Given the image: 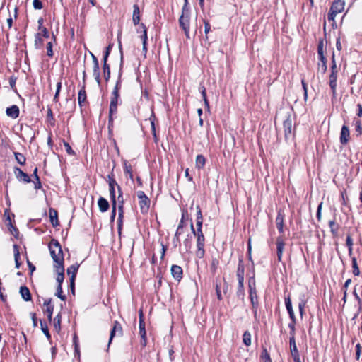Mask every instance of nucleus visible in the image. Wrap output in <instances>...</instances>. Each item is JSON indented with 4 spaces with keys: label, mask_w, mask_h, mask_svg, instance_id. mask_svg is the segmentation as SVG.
<instances>
[{
    "label": "nucleus",
    "mask_w": 362,
    "mask_h": 362,
    "mask_svg": "<svg viewBox=\"0 0 362 362\" xmlns=\"http://www.w3.org/2000/svg\"><path fill=\"white\" fill-rule=\"evenodd\" d=\"M51 257L55 262L54 266L64 264V254L62 246L59 241L56 239H52L48 245Z\"/></svg>",
    "instance_id": "nucleus-1"
},
{
    "label": "nucleus",
    "mask_w": 362,
    "mask_h": 362,
    "mask_svg": "<svg viewBox=\"0 0 362 362\" xmlns=\"http://www.w3.org/2000/svg\"><path fill=\"white\" fill-rule=\"evenodd\" d=\"M330 71L331 73L329 76V85L332 90V96L335 98L337 95V81L338 76V69L334 59V55L332 56Z\"/></svg>",
    "instance_id": "nucleus-2"
},
{
    "label": "nucleus",
    "mask_w": 362,
    "mask_h": 362,
    "mask_svg": "<svg viewBox=\"0 0 362 362\" xmlns=\"http://www.w3.org/2000/svg\"><path fill=\"white\" fill-rule=\"evenodd\" d=\"M345 0H334L327 15L329 21L334 22L336 16L344 9Z\"/></svg>",
    "instance_id": "nucleus-3"
},
{
    "label": "nucleus",
    "mask_w": 362,
    "mask_h": 362,
    "mask_svg": "<svg viewBox=\"0 0 362 362\" xmlns=\"http://www.w3.org/2000/svg\"><path fill=\"white\" fill-rule=\"evenodd\" d=\"M190 11H182V14L179 18L180 27L184 30L185 35L187 38H189V28H190Z\"/></svg>",
    "instance_id": "nucleus-4"
},
{
    "label": "nucleus",
    "mask_w": 362,
    "mask_h": 362,
    "mask_svg": "<svg viewBox=\"0 0 362 362\" xmlns=\"http://www.w3.org/2000/svg\"><path fill=\"white\" fill-rule=\"evenodd\" d=\"M137 197L139 199V204L141 212L142 214L147 213L150 207L149 198L146 195V194L143 191L137 192Z\"/></svg>",
    "instance_id": "nucleus-5"
},
{
    "label": "nucleus",
    "mask_w": 362,
    "mask_h": 362,
    "mask_svg": "<svg viewBox=\"0 0 362 362\" xmlns=\"http://www.w3.org/2000/svg\"><path fill=\"white\" fill-rule=\"evenodd\" d=\"M139 334L141 337V344L143 346L146 345V332L145 329V322H144V315L143 310L141 308L139 310Z\"/></svg>",
    "instance_id": "nucleus-6"
},
{
    "label": "nucleus",
    "mask_w": 362,
    "mask_h": 362,
    "mask_svg": "<svg viewBox=\"0 0 362 362\" xmlns=\"http://www.w3.org/2000/svg\"><path fill=\"white\" fill-rule=\"evenodd\" d=\"M123 335V329L122 325L117 320L113 322L112 327L110 330V339L108 341V346L112 343V341L115 337H122Z\"/></svg>",
    "instance_id": "nucleus-7"
},
{
    "label": "nucleus",
    "mask_w": 362,
    "mask_h": 362,
    "mask_svg": "<svg viewBox=\"0 0 362 362\" xmlns=\"http://www.w3.org/2000/svg\"><path fill=\"white\" fill-rule=\"evenodd\" d=\"M204 244H205L204 235L200 236V235H199V237H197L196 256L199 259L203 258L204 256V254H205V250L204 249Z\"/></svg>",
    "instance_id": "nucleus-8"
},
{
    "label": "nucleus",
    "mask_w": 362,
    "mask_h": 362,
    "mask_svg": "<svg viewBox=\"0 0 362 362\" xmlns=\"http://www.w3.org/2000/svg\"><path fill=\"white\" fill-rule=\"evenodd\" d=\"M289 347L291 355L294 362H301L299 351L298 350L296 339H289Z\"/></svg>",
    "instance_id": "nucleus-9"
},
{
    "label": "nucleus",
    "mask_w": 362,
    "mask_h": 362,
    "mask_svg": "<svg viewBox=\"0 0 362 362\" xmlns=\"http://www.w3.org/2000/svg\"><path fill=\"white\" fill-rule=\"evenodd\" d=\"M250 299L252 308L254 309L255 317L257 316V308L258 306L257 296L255 287V282L253 281V286H250Z\"/></svg>",
    "instance_id": "nucleus-10"
},
{
    "label": "nucleus",
    "mask_w": 362,
    "mask_h": 362,
    "mask_svg": "<svg viewBox=\"0 0 362 362\" xmlns=\"http://www.w3.org/2000/svg\"><path fill=\"white\" fill-rule=\"evenodd\" d=\"M276 245L278 262H281L282 261L283 252L285 247V242L281 237H278L276 238Z\"/></svg>",
    "instance_id": "nucleus-11"
},
{
    "label": "nucleus",
    "mask_w": 362,
    "mask_h": 362,
    "mask_svg": "<svg viewBox=\"0 0 362 362\" xmlns=\"http://www.w3.org/2000/svg\"><path fill=\"white\" fill-rule=\"evenodd\" d=\"M14 174H15L16 178L21 182H23L25 183H29L31 181L29 175L27 173H24L19 168H17V167L14 168Z\"/></svg>",
    "instance_id": "nucleus-12"
},
{
    "label": "nucleus",
    "mask_w": 362,
    "mask_h": 362,
    "mask_svg": "<svg viewBox=\"0 0 362 362\" xmlns=\"http://www.w3.org/2000/svg\"><path fill=\"white\" fill-rule=\"evenodd\" d=\"M350 139V131L346 125H343L340 132V143L342 145H346Z\"/></svg>",
    "instance_id": "nucleus-13"
},
{
    "label": "nucleus",
    "mask_w": 362,
    "mask_h": 362,
    "mask_svg": "<svg viewBox=\"0 0 362 362\" xmlns=\"http://www.w3.org/2000/svg\"><path fill=\"white\" fill-rule=\"evenodd\" d=\"M275 222L278 231L280 233H284V214L281 210L278 211Z\"/></svg>",
    "instance_id": "nucleus-14"
},
{
    "label": "nucleus",
    "mask_w": 362,
    "mask_h": 362,
    "mask_svg": "<svg viewBox=\"0 0 362 362\" xmlns=\"http://www.w3.org/2000/svg\"><path fill=\"white\" fill-rule=\"evenodd\" d=\"M119 98V94H117L116 93L115 94L112 93L109 109L110 115L117 113Z\"/></svg>",
    "instance_id": "nucleus-15"
},
{
    "label": "nucleus",
    "mask_w": 362,
    "mask_h": 362,
    "mask_svg": "<svg viewBox=\"0 0 362 362\" xmlns=\"http://www.w3.org/2000/svg\"><path fill=\"white\" fill-rule=\"evenodd\" d=\"M19 108L16 105H13L6 110V114L12 119H16L19 116Z\"/></svg>",
    "instance_id": "nucleus-16"
},
{
    "label": "nucleus",
    "mask_w": 362,
    "mask_h": 362,
    "mask_svg": "<svg viewBox=\"0 0 362 362\" xmlns=\"http://www.w3.org/2000/svg\"><path fill=\"white\" fill-rule=\"evenodd\" d=\"M56 272L57 274L56 277V281L58 284V285L62 284L64 279V267L63 265L59 266H54Z\"/></svg>",
    "instance_id": "nucleus-17"
},
{
    "label": "nucleus",
    "mask_w": 362,
    "mask_h": 362,
    "mask_svg": "<svg viewBox=\"0 0 362 362\" xmlns=\"http://www.w3.org/2000/svg\"><path fill=\"white\" fill-rule=\"evenodd\" d=\"M182 269L178 265H173L171 267V274L173 278L176 280L180 281L182 278Z\"/></svg>",
    "instance_id": "nucleus-18"
},
{
    "label": "nucleus",
    "mask_w": 362,
    "mask_h": 362,
    "mask_svg": "<svg viewBox=\"0 0 362 362\" xmlns=\"http://www.w3.org/2000/svg\"><path fill=\"white\" fill-rule=\"evenodd\" d=\"M19 293L22 297V298L25 301H30L32 299L31 293L29 288L25 286H22L20 287Z\"/></svg>",
    "instance_id": "nucleus-19"
},
{
    "label": "nucleus",
    "mask_w": 362,
    "mask_h": 362,
    "mask_svg": "<svg viewBox=\"0 0 362 362\" xmlns=\"http://www.w3.org/2000/svg\"><path fill=\"white\" fill-rule=\"evenodd\" d=\"M49 215L50 222H51L52 225L54 227H57V226H59V222L58 221V216H57V210H55L52 208H50L49 210Z\"/></svg>",
    "instance_id": "nucleus-20"
},
{
    "label": "nucleus",
    "mask_w": 362,
    "mask_h": 362,
    "mask_svg": "<svg viewBox=\"0 0 362 362\" xmlns=\"http://www.w3.org/2000/svg\"><path fill=\"white\" fill-rule=\"evenodd\" d=\"M283 127L285 136L287 138L292 132V120L291 118L288 117L284 121Z\"/></svg>",
    "instance_id": "nucleus-21"
},
{
    "label": "nucleus",
    "mask_w": 362,
    "mask_h": 362,
    "mask_svg": "<svg viewBox=\"0 0 362 362\" xmlns=\"http://www.w3.org/2000/svg\"><path fill=\"white\" fill-rule=\"evenodd\" d=\"M132 21L134 25H139L140 21V10L137 4L133 6Z\"/></svg>",
    "instance_id": "nucleus-22"
},
{
    "label": "nucleus",
    "mask_w": 362,
    "mask_h": 362,
    "mask_svg": "<svg viewBox=\"0 0 362 362\" xmlns=\"http://www.w3.org/2000/svg\"><path fill=\"white\" fill-rule=\"evenodd\" d=\"M245 267L243 260H239L237 268V279L238 281H244Z\"/></svg>",
    "instance_id": "nucleus-23"
},
{
    "label": "nucleus",
    "mask_w": 362,
    "mask_h": 362,
    "mask_svg": "<svg viewBox=\"0 0 362 362\" xmlns=\"http://www.w3.org/2000/svg\"><path fill=\"white\" fill-rule=\"evenodd\" d=\"M98 204L99 209L101 212H105L109 209V207H110L109 202L104 197H100L98 199Z\"/></svg>",
    "instance_id": "nucleus-24"
},
{
    "label": "nucleus",
    "mask_w": 362,
    "mask_h": 362,
    "mask_svg": "<svg viewBox=\"0 0 362 362\" xmlns=\"http://www.w3.org/2000/svg\"><path fill=\"white\" fill-rule=\"evenodd\" d=\"M285 305L286 308V310L288 313L289 317L292 321L296 320V317L293 310L292 305H291V300L290 297L285 298Z\"/></svg>",
    "instance_id": "nucleus-25"
},
{
    "label": "nucleus",
    "mask_w": 362,
    "mask_h": 362,
    "mask_svg": "<svg viewBox=\"0 0 362 362\" xmlns=\"http://www.w3.org/2000/svg\"><path fill=\"white\" fill-rule=\"evenodd\" d=\"M78 268H79V264L78 263H76V264L71 265L67 269V274L69 275H71L70 278H73V279H76V276L77 272L78 270Z\"/></svg>",
    "instance_id": "nucleus-26"
},
{
    "label": "nucleus",
    "mask_w": 362,
    "mask_h": 362,
    "mask_svg": "<svg viewBox=\"0 0 362 362\" xmlns=\"http://www.w3.org/2000/svg\"><path fill=\"white\" fill-rule=\"evenodd\" d=\"M86 100V93L85 90V85H83L81 89L78 91V101L80 106L83 105V103Z\"/></svg>",
    "instance_id": "nucleus-27"
},
{
    "label": "nucleus",
    "mask_w": 362,
    "mask_h": 362,
    "mask_svg": "<svg viewBox=\"0 0 362 362\" xmlns=\"http://www.w3.org/2000/svg\"><path fill=\"white\" fill-rule=\"evenodd\" d=\"M103 71L104 78L106 81H108L110 78V67L107 64V62H103Z\"/></svg>",
    "instance_id": "nucleus-28"
},
{
    "label": "nucleus",
    "mask_w": 362,
    "mask_h": 362,
    "mask_svg": "<svg viewBox=\"0 0 362 362\" xmlns=\"http://www.w3.org/2000/svg\"><path fill=\"white\" fill-rule=\"evenodd\" d=\"M90 55L93 59V75H95L97 74H100V67H99V62L98 60V58L90 52Z\"/></svg>",
    "instance_id": "nucleus-29"
},
{
    "label": "nucleus",
    "mask_w": 362,
    "mask_h": 362,
    "mask_svg": "<svg viewBox=\"0 0 362 362\" xmlns=\"http://www.w3.org/2000/svg\"><path fill=\"white\" fill-rule=\"evenodd\" d=\"M206 163V159L202 155H197L196 157V168L198 169H202L204 167Z\"/></svg>",
    "instance_id": "nucleus-30"
},
{
    "label": "nucleus",
    "mask_w": 362,
    "mask_h": 362,
    "mask_svg": "<svg viewBox=\"0 0 362 362\" xmlns=\"http://www.w3.org/2000/svg\"><path fill=\"white\" fill-rule=\"evenodd\" d=\"M13 252H14V259H15V264H16V268L19 269L21 266V263L19 262L20 259V252H19V248L17 245H13Z\"/></svg>",
    "instance_id": "nucleus-31"
},
{
    "label": "nucleus",
    "mask_w": 362,
    "mask_h": 362,
    "mask_svg": "<svg viewBox=\"0 0 362 362\" xmlns=\"http://www.w3.org/2000/svg\"><path fill=\"white\" fill-rule=\"evenodd\" d=\"M329 226L330 228V231L332 235L334 237L337 236L339 226L336 223L334 219L329 221Z\"/></svg>",
    "instance_id": "nucleus-32"
},
{
    "label": "nucleus",
    "mask_w": 362,
    "mask_h": 362,
    "mask_svg": "<svg viewBox=\"0 0 362 362\" xmlns=\"http://www.w3.org/2000/svg\"><path fill=\"white\" fill-rule=\"evenodd\" d=\"M351 265L353 269V274L356 276H358L360 275V270L358 266L356 258L355 257H351Z\"/></svg>",
    "instance_id": "nucleus-33"
},
{
    "label": "nucleus",
    "mask_w": 362,
    "mask_h": 362,
    "mask_svg": "<svg viewBox=\"0 0 362 362\" xmlns=\"http://www.w3.org/2000/svg\"><path fill=\"white\" fill-rule=\"evenodd\" d=\"M124 172L126 175H128L131 180H134L132 168L131 165L128 164L127 161L124 163Z\"/></svg>",
    "instance_id": "nucleus-34"
},
{
    "label": "nucleus",
    "mask_w": 362,
    "mask_h": 362,
    "mask_svg": "<svg viewBox=\"0 0 362 362\" xmlns=\"http://www.w3.org/2000/svg\"><path fill=\"white\" fill-rule=\"evenodd\" d=\"M118 211H119V214H118L117 223H118V229H119V230H120L122 226V218H123V214H124L122 205H119Z\"/></svg>",
    "instance_id": "nucleus-35"
},
{
    "label": "nucleus",
    "mask_w": 362,
    "mask_h": 362,
    "mask_svg": "<svg viewBox=\"0 0 362 362\" xmlns=\"http://www.w3.org/2000/svg\"><path fill=\"white\" fill-rule=\"evenodd\" d=\"M346 245L348 247L349 250V255L351 256L353 252V239L351 238L350 235H348L346 240Z\"/></svg>",
    "instance_id": "nucleus-36"
},
{
    "label": "nucleus",
    "mask_w": 362,
    "mask_h": 362,
    "mask_svg": "<svg viewBox=\"0 0 362 362\" xmlns=\"http://www.w3.org/2000/svg\"><path fill=\"white\" fill-rule=\"evenodd\" d=\"M243 343L245 346H249L251 345V334L249 331H245L243 336Z\"/></svg>",
    "instance_id": "nucleus-37"
},
{
    "label": "nucleus",
    "mask_w": 362,
    "mask_h": 362,
    "mask_svg": "<svg viewBox=\"0 0 362 362\" xmlns=\"http://www.w3.org/2000/svg\"><path fill=\"white\" fill-rule=\"evenodd\" d=\"M260 357L264 362H272L270 355L265 347H263Z\"/></svg>",
    "instance_id": "nucleus-38"
},
{
    "label": "nucleus",
    "mask_w": 362,
    "mask_h": 362,
    "mask_svg": "<svg viewBox=\"0 0 362 362\" xmlns=\"http://www.w3.org/2000/svg\"><path fill=\"white\" fill-rule=\"evenodd\" d=\"M355 130L357 136L362 134V124L359 119H354Z\"/></svg>",
    "instance_id": "nucleus-39"
},
{
    "label": "nucleus",
    "mask_w": 362,
    "mask_h": 362,
    "mask_svg": "<svg viewBox=\"0 0 362 362\" xmlns=\"http://www.w3.org/2000/svg\"><path fill=\"white\" fill-rule=\"evenodd\" d=\"M15 158L16 161L21 165L25 163L26 158L23 154L18 152L14 153Z\"/></svg>",
    "instance_id": "nucleus-40"
},
{
    "label": "nucleus",
    "mask_w": 362,
    "mask_h": 362,
    "mask_svg": "<svg viewBox=\"0 0 362 362\" xmlns=\"http://www.w3.org/2000/svg\"><path fill=\"white\" fill-rule=\"evenodd\" d=\"M40 327H41V329H42V332L45 334V336L47 337V339H50L51 335L49 332L48 327H47L46 322H45L44 321L40 320Z\"/></svg>",
    "instance_id": "nucleus-41"
},
{
    "label": "nucleus",
    "mask_w": 362,
    "mask_h": 362,
    "mask_svg": "<svg viewBox=\"0 0 362 362\" xmlns=\"http://www.w3.org/2000/svg\"><path fill=\"white\" fill-rule=\"evenodd\" d=\"M295 325H296V320L295 321H292L291 320V322H290L288 324V327L290 329V339H296V337H295V334H296V328H295Z\"/></svg>",
    "instance_id": "nucleus-42"
},
{
    "label": "nucleus",
    "mask_w": 362,
    "mask_h": 362,
    "mask_svg": "<svg viewBox=\"0 0 362 362\" xmlns=\"http://www.w3.org/2000/svg\"><path fill=\"white\" fill-rule=\"evenodd\" d=\"M55 295L62 300L64 301L66 299V296L63 294L62 286L61 285H57Z\"/></svg>",
    "instance_id": "nucleus-43"
},
{
    "label": "nucleus",
    "mask_w": 362,
    "mask_h": 362,
    "mask_svg": "<svg viewBox=\"0 0 362 362\" xmlns=\"http://www.w3.org/2000/svg\"><path fill=\"white\" fill-rule=\"evenodd\" d=\"M63 144L65 147L66 153L70 156H75L76 153L75 151L71 148V146L68 142H66L65 140H63Z\"/></svg>",
    "instance_id": "nucleus-44"
},
{
    "label": "nucleus",
    "mask_w": 362,
    "mask_h": 362,
    "mask_svg": "<svg viewBox=\"0 0 362 362\" xmlns=\"http://www.w3.org/2000/svg\"><path fill=\"white\" fill-rule=\"evenodd\" d=\"M140 26L143 29V34L141 36V38L142 40V43L147 42V39H148L147 28H146V25L144 23H141Z\"/></svg>",
    "instance_id": "nucleus-45"
},
{
    "label": "nucleus",
    "mask_w": 362,
    "mask_h": 362,
    "mask_svg": "<svg viewBox=\"0 0 362 362\" xmlns=\"http://www.w3.org/2000/svg\"><path fill=\"white\" fill-rule=\"evenodd\" d=\"M121 83H122L121 74H119L118 79L116 82L115 86L112 93L115 94V92H116L117 94H119V90L121 88Z\"/></svg>",
    "instance_id": "nucleus-46"
},
{
    "label": "nucleus",
    "mask_w": 362,
    "mask_h": 362,
    "mask_svg": "<svg viewBox=\"0 0 362 362\" xmlns=\"http://www.w3.org/2000/svg\"><path fill=\"white\" fill-rule=\"evenodd\" d=\"M61 88H62V81H59L57 83L56 93L54 96V101H55V102H58V100H59V95Z\"/></svg>",
    "instance_id": "nucleus-47"
},
{
    "label": "nucleus",
    "mask_w": 362,
    "mask_h": 362,
    "mask_svg": "<svg viewBox=\"0 0 362 362\" xmlns=\"http://www.w3.org/2000/svg\"><path fill=\"white\" fill-rule=\"evenodd\" d=\"M108 178V185H109V189L115 188V186L117 187V185H119L116 180L110 175L107 176Z\"/></svg>",
    "instance_id": "nucleus-48"
},
{
    "label": "nucleus",
    "mask_w": 362,
    "mask_h": 362,
    "mask_svg": "<svg viewBox=\"0 0 362 362\" xmlns=\"http://www.w3.org/2000/svg\"><path fill=\"white\" fill-rule=\"evenodd\" d=\"M61 315L59 313L54 319V326L56 329H60Z\"/></svg>",
    "instance_id": "nucleus-49"
},
{
    "label": "nucleus",
    "mask_w": 362,
    "mask_h": 362,
    "mask_svg": "<svg viewBox=\"0 0 362 362\" xmlns=\"http://www.w3.org/2000/svg\"><path fill=\"white\" fill-rule=\"evenodd\" d=\"M16 77H15L14 76H11L9 78V84H10V86L11 88V89L14 91V92H17V90H16Z\"/></svg>",
    "instance_id": "nucleus-50"
},
{
    "label": "nucleus",
    "mask_w": 362,
    "mask_h": 362,
    "mask_svg": "<svg viewBox=\"0 0 362 362\" xmlns=\"http://www.w3.org/2000/svg\"><path fill=\"white\" fill-rule=\"evenodd\" d=\"M109 191L112 204H117L115 188L109 189Z\"/></svg>",
    "instance_id": "nucleus-51"
},
{
    "label": "nucleus",
    "mask_w": 362,
    "mask_h": 362,
    "mask_svg": "<svg viewBox=\"0 0 362 362\" xmlns=\"http://www.w3.org/2000/svg\"><path fill=\"white\" fill-rule=\"evenodd\" d=\"M204 33H205V37H206V39L207 40L208 39V33L210 32L211 30V25L210 23L206 21V20H204Z\"/></svg>",
    "instance_id": "nucleus-52"
},
{
    "label": "nucleus",
    "mask_w": 362,
    "mask_h": 362,
    "mask_svg": "<svg viewBox=\"0 0 362 362\" xmlns=\"http://www.w3.org/2000/svg\"><path fill=\"white\" fill-rule=\"evenodd\" d=\"M33 6L36 10H40L43 8L42 3L40 0H33Z\"/></svg>",
    "instance_id": "nucleus-53"
},
{
    "label": "nucleus",
    "mask_w": 362,
    "mask_h": 362,
    "mask_svg": "<svg viewBox=\"0 0 362 362\" xmlns=\"http://www.w3.org/2000/svg\"><path fill=\"white\" fill-rule=\"evenodd\" d=\"M183 244L185 245V250L186 252H188L189 251V250L191 249L192 247V240L190 238H186L184 241H183Z\"/></svg>",
    "instance_id": "nucleus-54"
},
{
    "label": "nucleus",
    "mask_w": 362,
    "mask_h": 362,
    "mask_svg": "<svg viewBox=\"0 0 362 362\" xmlns=\"http://www.w3.org/2000/svg\"><path fill=\"white\" fill-rule=\"evenodd\" d=\"M322 202L320 203L317 209L316 217L318 221H320L322 219Z\"/></svg>",
    "instance_id": "nucleus-55"
},
{
    "label": "nucleus",
    "mask_w": 362,
    "mask_h": 362,
    "mask_svg": "<svg viewBox=\"0 0 362 362\" xmlns=\"http://www.w3.org/2000/svg\"><path fill=\"white\" fill-rule=\"evenodd\" d=\"M301 84H302V87H303V91H304V94H303L304 100H306L307 98H308V88H307V84H306L304 78L301 79Z\"/></svg>",
    "instance_id": "nucleus-56"
},
{
    "label": "nucleus",
    "mask_w": 362,
    "mask_h": 362,
    "mask_svg": "<svg viewBox=\"0 0 362 362\" xmlns=\"http://www.w3.org/2000/svg\"><path fill=\"white\" fill-rule=\"evenodd\" d=\"M47 54L49 57H52L54 54L53 50H52V42H49L47 44Z\"/></svg>",
    "instance_id": "nucleus-57"
},
{
    "label": "nucleus",
    "mask_w": 362,
    "mask_h": 362,
    "mask_svg": "<svg viewBox=\"0 0 362 362\" xmlns=\"http://www.w3.org/2000/svg\"><path fill=\"white\" fill-rule=\"evenodd\" d=\"M353 294H354L355 298L356 299V300L358 301V306H359L358 310L360 311L361 310V308H362V300L360 298L359 296L356 293V288H354Z\"/></svg>",
    "instance_id": "nucleus-58"
},
{
    "label": "nucleus",
    "mask_w": 362,
    "mask_h": 362,
    "mask_svg": "<svg viewBox=\"0 0 362 362\" xmlns=\"http://www.w3.org/2000/svg\"><path fill=\"white\" fill-rule=\"evenodd\" d=\"M323 47H324L323 40H320L319 42V43H318V46H317V54H318V56L324 54Z\"/></svg>",
    "instance_id": "nucleus-59"
},
{
    "label": "nucleus",
    "mask_w": 362,
    "mask_h": 362,
    "mask_svg": "<svg viewBox=\"0 0 362 362\" xmlns=\"http://www.w3.org/2000/svg\"><path fill=\"white\" fill-rule=\"evenodd\" d=\"M243 291H244V281H238V294L243 295Z\"/></svg>",
    "instance_id": "nucleus-60"
},
{
    "label": "nucleus",
    "mask_w": 362,
    "mask_h": 362,
    "mask_svg": "<svg viewBox=\"0 0 362 362\" xmlns=\"http://www.w3.org/2000/svg\"><path fill=\"white\" fill-rule=\"evenodd\" d=\"M110 49H111V45H109L106 48V50L105 52V54H104V56H103V62H107V58H108V57L110 55Z\"/></svg>",
    "instance_id": "nucleus-61"
},
{
    "label": "nucleus",
    "mask_w": 362,
    "mask_h": 362,
    "mask_svg": "<svg viewBox=\"0 0 362 362\" xmlns=\"http://www.w3.org/2000/svg\"><path fill=\"white\" fill-rule=\"evenodd\" d=\"M116 206L117 204H112V212L110 216V221H114L116 216Z\"/></svg>",
    "instance_id": "nucleus-62"
},
{
    "label": "nucleus",
    "mask_w": 362,
    "mask_h": 362,
    "mask_svg": "<svg viewBox=\"0 0 362 362\" xmlns=\"http://www.w3.org/2000/svg\"><path fill=\"white\" fill-rule=\"evenodd\" d=\"M53 310H54V306H48V308H47V309H46V312L47 313V317L49 320H51V319H52Z\"/></svg>",
    "instance_id": "nucleus-63"
},
{
    "label": "nucleus",
    "mask_w": 362,
    "mask_h": 362,
    "mask_svg": "<svg viewBox=\"0 0 362 362\" xmlns=\"http://www.w3.org/2000/svg\"><path fill=\"white\" fill-rule=\"evenodd\" d=\"M30 315H31L33 327H37V319L36 314L35 313H31Z\"/></svg>",
    "instance_id": "nucleus-64"
}]
</instances>
